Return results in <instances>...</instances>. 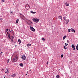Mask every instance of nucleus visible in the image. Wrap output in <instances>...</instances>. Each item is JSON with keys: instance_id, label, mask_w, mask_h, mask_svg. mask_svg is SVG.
<instances>
[{"instance_id": "nucleus-1", "label": "nucleus", "mask_w": 78, "mask_h": 78, "mask_svg": "<svg viewBox=\"0 0 78 78\" xmlns=\"http://www.w3.org/2000/svg\"><path fill=\"white\" fill-rule=\"evenodd\" d=\"M33 20L34 21V22H36V23L38 22L39 21V19H37V18H33Z\"/></svg>"}, {"instance_id": "nucleus-2", "label": "nucleus", "mask_w": 78, "mask_h": 78, "mask_svg": "<svg viewBox=\"0 0 78 78\" xmlns=\"http://www.w3.org/2000/svg\"><path fill=\"white\" fill-rule=\"evenodd\" d=\"M30 30H31V31H35L36 30H35V29H34V28H33V27L30 26Z\"/></svg>"}, {"instance_id": "nucleus-3", "label": "nucleus", "mask_w": 78, "mask_h": 78, "mask_svg": "<svg viewBox=\"0 0 78 78\" xmlns=\"http://www.w3.org/2000/svg\"><path fill=\"white\" fill-rule=\"evenodd\" d=\"M21 58H22V59L24 60H25V59H26V57H25V55H23L22 57L21 56Z\"/></svg>"}, {"instance_id": "nucleus-4", "label": "nucleus", "mask_w": 78, "mask_h": 78, "mask_svg": "<svg viewBox=\"0 0 78 78\" xmlns=\"http://www.w3.org/2000/svg\"><path fill=\"white\" fill-rule=\"evenodd\" d=\"M17 61V59H16V58H13V59H12V62H16Z\"/></svg>"}, {"instance_id": "nucleus-5", "label": "nucleus", "mask_w": 78, "mask_h": 78, "mask_svg": "<svg viewBox=\"0 0 78 78\" xmlns=\"http://www.w3.org/2000/svg\"><path fill=\"white\" fill-rule=\"evenodd\" d=\"M27 23L28 24H29V25L30 26L31 25V23H32V22L30 20H29V23L27 22Z\"/></svg>"}, {"instance_id": "nucleus-6", "label": "nucleus", "mask_w": 78, "mask_h": 78, "mask_svg": "<svg viewBox=\"0 0 78 78\" xmlns=\"http://www.w3.org/2000/svg\"><path fill=\"white\" fill-rule=\"evenodd\" d=\"M25 7H28V9H29L30 8V6L29 5H28L27 4H26Z\"/></svg>"}, {"instance_id": "nucleus-7", "label": "nucleus", "mask_w": 78, "mask_h": 78, "mask_svg": "<svg viewBox=\"0 0 78 78\" xmlns=\"http://www.w3.org/2000/svg\"><path fill=\"white\" fill-rule=\"evenodd\" d=\"M65 5L66 6H68L69 5V3L68 2H66L65 3Z\"/></svg>"}, {"instance_id": "nucleus-8", "label": "nucleus", "mask_w": 78, "mask_h": 78, "mask_svg": "<svg viewBox=\"0 0 78 78\" xmlns=\"http://www.w3.org/2000/svg\"><path fill=\"white\" fill-rule=\"evenodd\" d=\"M69 19H66V20H65V21H66V24H68V23H69Z\"/></svg>"}, {"instance_id": "nucleus-9", "label": "nucleus", "mask_w": 78, "mask_h": 78, "mask_svg": "<svg viewBox=\"0 0 78 78\" xmlns=\"http://www.w3.org/2000/svg\"><path fill=\"white\" fill-rule=\"evenodd\" d=\"M20 17L22 19V17H24V16L22 14H20Z\"/></svg>"}, {"instance_id": "nucleus-10", "label": "nucleus", "mask_w": 78, "mask_h": 78, "mask_svg": "<svg viewBox=\"0 0 78 78\" xmlns=\"http://www.w3.org/2000/svg\"><path fill=\"white\" fill-rule=\"evenodd\" d=\"M30 12L32 14H36V12H33V11H30Z\"/></svg>"}, {"instance_id": "nucleus-11", "label": "nucleus", "mask_w": 78, "mask_h": 78, "mask_svg": "<svg viewBox=\"0 0 78 78\" xmlns=\"http://www.w3.org/2000/svg\"><path fill=\"white\" fill-rule=\"evenodd\" d=\"M71 30L72 31V32H73V33H75V30L73 29V28H71Z\"/></svg>"}, {"instance_id": "nucleus-12", "label": "nucleus", "mask_w": 78, "mask_h": 78, "mask_svg": "<svg viewBox=\"0 0 78 78\" xmlns=\"http://www.w3.org/2000/svg\"><path fill=\"white\" fill-rule=\"evenodd\" d=\"M58 19H61L62 18V16H61V15H59L58 16Z\"/></svg>"}, {"instance_id": "nucleus-13", "label": "nucleus", "mask_w": 78, "mask_h": 78, "mask_svg": "<svg viewBox=\"0 0 78 78\" xmlns=\"http://www.w3.org/2000/svg\"><path fill=\"white\" fill-rule=\"evenodd\" d=\"M19 21V19H17L16 22V23H18Z\"/></svg>"}, {"instance_id": "nucleus-14", "label": "nucleus", "mask_w": 78, "mask_h": 78, "mask_svg": "<svg viewBox=\"0 0 78 78\" xmlns=\"http://www.w3.org/2000/svg\"><path fill=\"white\" fill-rule=\"evenodd\" d=\"M31 45L30 44H27V47H30V46Z\"/></svg>"}, {"instance_id": "nucleus-15", "label": "nucleus", "mask_w": 78, "mask_h": 78, "mask_svg": "<svg viewBox=\"0 0 78 78\" xmlns=\"http://www.w3.org/2000/svg\"><path fill=\"white\" fill-rule=\"evenodd\" d=\"M15 58L16 59H18V57H17V55H16L15 57Z\"/></svg>"}, {"instance_id": "nucleus-16", "label": "nucleus", "mask_w": 78, "mask_h": 78, "mask_svg": "<svg viewBox=\"0 0 78 78\" xmlns=\"http://www.w3.org/2000/svg\"><path fill=\"white\" fill-rule=\"evenodd\" d=\"M20 66H21V67H23V63H21L20 64Z\"/></svg>"}, {"instance_id": "nucleus-17", "label": "nucleus", "mask_w": 78, "mask_h": 78, "mask_svg": "<svg viewBox=\"0 0 78 78\" xmlns=\"http://www.w3.org/2000/svg\"><path fill=\"white\" fill-rule=\"evenodd\" d=\"M67 37V36L65 35L64 36L63 38V40H64L65 39H66V38Z\"/></svg>"}, {"instance_id": "nucleus-18", "label": "nucleus", "mask_w": 78, "mask_h": 78, "mask_svg": "<svg viewBox=\"0 0 78 78\" xmlns=\"http://www.w3.org/2000/svg\"><path fill=\"white\" fill-rule=\"evenodd\" d=\"M71 47L72 48H75V45H74L73 44L72 45Z\"/></svg>"}, {"instance_id": "nucleus-19", "label": "nucleus", "mask_w": 78, "mask_h": 78, "mask_svg": "<svg viewBox=\"0 0 78 78\" xmlns=\"http://www.w3.org/2000/svg\"><path fill=\"white\" fill-rule=\"evenodd\" d=\"M18 42H20V43H21V42H22V41H21L20 39H19L18 40Z\"/></svg>"}, {"instance_id": "nucleus-20", "label": "nucleus", "mask_w": 78, "mask_h": 78, "mask_svg": "<svg viewBox=\"0 0 78 78\" xmlns=\"http://www.w3.org/2000/svg\"><path fill=\"white\" fill-rule=\"evenodd\" d=\"M12 77H15V74H13L11 76Z\"/></svg>"}, {"instance_id": "nucleus-21", "label": "nucleus", "mask_w": 78, "mask_h": 78, "mask_svg": "<svg viewBox=\"0 0 78 78\" xmlns=\"http://www.w3.org/2000/svg\"><path fill=\"white\" fill-rule=\"evenodd\" d=\"M56 77L57 78H59V75H57Z\"/></svg>"}, {"instance_id": "nucleus-22", "label": "nucleus", "mask_w": 78, "mask_h": 78, "mask_svg": "<svg viewBox=\"0 0 78 78\" xmlns=\"http://www.w3.org/2000/svg\"><path fill=\"white\" fill-rule=\"evenodd\" d=\"M9 59H8V60H7V64H8V63H9Z\"/></svg>"}, {"instance_id": "nucleus-23", "label": "nucleus", "mask_w": 78, "mask_h": 78, "mask_svg": "<svg viewBox=\"0 0 78 78\" xmlns=\"http://www.w3.org/2000/svg\"><path fill=\"white\" fill-rule=\"evenodd\" d=\"M64 49H65V50H66V49H67V47H66V46H64Z\"/></svg>"}, {"instance_id": "nucleus-24", "label": "nucleus", "mask_w": 78, "mask_h": 78, "mask_svg": "<svg viewBox=\"0 0 78 78\" xmlns=\"http://www.w3.org/2000/svg\"><path fill=\"white\" fill-rule=\"evenodd\" d=\"M70 30H70V29H68V31L69 32H70Z\"/></svg>"}, {"instance_id": "nucleus-25", "label": "nucleus", "mask_w": 78, "mask_h": 78, "mask_svg": "<svg viewBox=\"0 0 78 78\" xmlns=\"http://www.w3.org/2000/svg\"><path fill=\"white\" fill-rule=\"evenodd\" d=\"M7 74H8V73H9V71L8 70V69H7Z\"/></svg>"}, {"instance_id": "nucleus-26", "label": "nucleus", "mask_w": 78, "mask_h": 78, "mask_svg": "<svg viewBox=\"0 0 78 78\" xmlns=\"http://www.w3.org/2000/svg\"><path fill=\"white\" fill-rule=\"evenodd\" d=\"M66 18L65 17H63V19L64 20H66Z\"/></svg>"}, {"instance_id": "nucleus-27", "label": "nucleus", "mask_w": 78, "mask_h": 78, "mask_svg": "<svg viewBox=\"0 0 78 78\" xmlns=\"http://www.w3.org/2000/svg\"><path fill=\"white\" fill-rule=\"evenodd\" d=\"M45 39L44 38H42V41H45Z\"/></svg>"}, {"instance_id": "nucleus-28", "label": "nucleus", "mask_w": 78, "mask_h": 78, "mask_svg": "<svg viewBox=\"0 0 78 78\" xmlns=\"http://www.w3.org/2000/svg\"><path fill=\"white\" fill-rule=\"evenodd\" d=\"M8 37H9V39H11V38H10V35H8Z\"/></svg>"}, {"instance_id": "nucleus-29", "label": "nucleus", "mask_w": 78, "mask_h": 78, "mask_svg": "<svg viewBox=\"0 0 78 78\" xmlns=\"http://www.w3.org/2000/svg\"><path fill=\"white\" fill-rule=\"evenodd\" d=\"M73 50H74V51L75 50V48H73Z\"/></svg>"}, {"instance_id": "nucleus-30", "label": "nucleus", "mask_w": 78, "mask_h": 78, "mask_svg": "<svg viewBox=\"0 0 78 78\" xmlns=\"http://www.w3.org/2000/svg\"><path fill=\"white\" fill-rule=\"evenodd\" d=\"M2 2H5V1L4 0H2Z\"/></svg>"}, {"instance_id": "nucleus-31", "label": "nucleus", "mask_w": 78, "mask_h": 78, "mask_svg": "<svg viewBox=\"0 0 78 78\" xmlns=\"http://www.w3.org/2000/svg\"><path fill=\"white\" fill-rule=\"evenodd\" d=\"M12 39H14V37H13V36H12Z\"/></svg>"}, {"instance_id": "nucleus-32", "label": "nucleus", "mask_w": 78, "mask_h": 78, "mask_svg": "<svg viewBox=\"0 0 78 78\" xmlns=\"http://www.w3.org/2000/svg\"><path fill=\"white\" fill-rule=\"evenodd\" d=\"M61 57H63V56H64V55H61Z\"/></svg>"}, {"instance_id": "nucleus-33", "label": "nucleus", "mask_w": 78, "mask_h": 78, "mask_svg": "<svg viewBox=\"0 0 78 78\" xmlns=\"http://www.w3.org/2000/svg\"><path fill=\"white\" fill-rule=\"evenodd\" d=\"M2 72H3V71H4V69H2Z\"/></svg>"}, {"instance_id": "nucleus-34", "label": "nucleus", "mask_w": 78, "mask_h": 78, "mask_svg": "<svg viewBox=\"0 0 78 78\" xmlns=\"http://www.w3.org/2000/svg\"><path fill=\"white\" fill-rule=\"evenodd\" d=\"M67 42L68 43H69V41L68 40H67Z\"/></svg>"}, {"instance_id": "nucleus-35", "label": "nucleus", "mask_w": 78, "mask_h": 78, "mask_svg": "<svg viewBox=\"0 0 78 78\" xmlns=\"http://www.w3.org/2000/svg\"><path fill=\"white\" fill-rule=\"evenodd\" d=\"M48 62H47V65H48Z\"/></svg>"}, {"instance_id": "nucleus-36", "label": "nucleus", "mask_w": 78, "mask_h": 78, "mask_svg": "<svg viewBox=\"0 0 78 78\" xmlns=\"http://www.w3.org/2000/svg\"><path fill=\"white\" fill-rule=\"evenodd\" d=\"M13 13H12V12H10V14H13Z\"/></svg>"}, {"instance_id": "nucleus-37", "label": "nucleus", "mask_w": 78, "mask_h": 78, "mask_svg": "<svg viewBox=\"0 0 78 78\" xmlns=\"http://www.w3.org/2000/svg\"><path fill=\"white\" fill-rule=\"evenodd\" d=\"M9 30L8 29H6V31H9Z\"/></svg>"}, {"instance_id": "nucleus-38", "label": "nucleus", "mask_w": 78, "mask_h": 78, "mask_svg": "<svg viewBox=\"0 0 78 78\" xmlns=\"http://www.w3.org/2000/svg\"><path fill=\"white\" fill-rule=\"evenodd\" d=\"M5 73H8V72H7V71H5Z\"/></svg>"}, {"instance_id": "nucleus-39", "label": "nucleus", "mask_w": 78, "mask_h": 78, "mask_svg": "<svg viewBox=\"0 0 78 78\" xmlns=\"http://www.w3.org/2000/svg\"><path fill=\"white\" fill-rule=\"evenodd\" d=\"M8 34V35H10V34H9V33Z\"/></svg>"}, {"instance_id": "nucleus-40", "label": "nucleus", "mask_w": 78, "mask_h": 78, "mask_svg": "<svg viewBox=\"0 0 78 78\" xmlns=\"http://www.w3.org/2000/svg\"><path fill=\"white\" fill-rule=\"evenodd\" d=\"M67 45H68V44L67 43L66 46H67Z\"/></svg>"}, {"instance_id": "nucleus-41", "label": "nucleus", "mask_w": 78, "mask_h": 78, "mask_svg": "<svg viewBox=\"0 0 78 78\" xmlns=\"http://www.w3.org/2000/svg\"><path fill=\"white\" fill-rule=\"evenodd\" d=\"M66 43H65V46H66Z\"/></svg>"}, {"instance_id": "nucleus-42", "label": "nucleus", "mask_w": 78, "mask_h": 78, "mask_svg": "<svg viewBox=\"0 0 78 78\" xmlns=\"http://www.w3.org/2000/svg\"><path fill=\"white\" fill-rule=\"evenodd\" d=\"M0 20H3V19L1 18V19H0Z\"/></svg>"}, {"instance_id": "nucleus-43", "label": "nucleus", "mask_w": 78, "mask_h": 78, "mask_svg": "<svg viewBox=\"0 0 78 78\" xmlns=\"http://www.w3.org/2000/svg\"><path fill=\"white\" fill-rule=\"evenodd\" d=\"M31 69H30L29 71V72H31Z\"/></svg>"}, {"instance_id": "nucleus-44", "label": "nucleus", "mask_w": 78, "mask_h": 78, "mask_svg": "<svg viewBox=\"0 0 78 78\" xmlns=\"http://www.w3.org/2000/svg\"><path fill=\"white\" fill-rule=\"evenodd\" d=\"M11 41H12V42H13V40H11Z\"/></svg>"}, {"instance_id": "nucleus-45", "label": "nucleus", "mask_w": 78, "mask_h": 78, "mask_svg": "<svg viewBox=\"0 0 78 78\" xmlns=\"http://www.w3.org/2000/svg\"><path fill=\"white\" fill-rule=\"evenodd\" d=\"M61 19L62 20V18H61Z\"/></svg>"}, {"instance_id": "nucleus-46", "label": "nucleus", "mask_w": 78, "mask_h": 78, "mask_svg": "<svg viewBox=\"0 0 78 78\" xmlns=\"http://www.w3.org/2000/svg\"><path fill=\"white\" fill-rule=\"evenodd\" d=\"M7 34H8V33H9L8 32H7Z\"/></svg>"}, {"instance_id": "nucleus-47", "label": "nucleus", "mask_w": 78, "mask_h": 78, "mask_svg": "<svg viewBox=\"0 0 78 78\" xmlns=\"http://www.w3.org/2000/svg\"><path fill=\"white\" fill-rule=\"evenodd\" d=\"M15 47H17V45H15Z\"/></svg>"}, {"instance_id": "nucleus-48", "label": "nucleus", "mask_w": 78, "mask_h": 78, "mask_svg": "<svg viewBox=\"0 0 78 78\" xmlns=\"http://www.w3.org/2000/svg\"><path fill=\"white\" fill-rule=\"evenodd\" d=\"M28 71H27V73H28Z\"/></svg>"}, {"instance_id": "nucleus-49", "label": "nucleus", "mask_w": 78, "mask_h": 78, "mask_svg": "<svg viewBox=\"0 0 78 78\" xmlns=\"http://www.w3.org/2000/svg\"><path fill=\"white\" fill-rule=\"evenodd\" d=\"M26 75H27V74H26Z\"/></svg>"}, {"instance_id": "nucleus-50", "label": "nucleus", "mask_w": 78, "mask_h": 78, "mask_svg": "<svg viewBox=\"0 0 78 78\" xmlns=\"http://www.w3.org/2000/svg\"><path fill=\"white\" fill-rule=\"evenodd\" d=\"M9 31H11V30L10 29H9Z\"/></svg>"}, {"instance_id": "nucleus-51", "label": "nucleus", "mask_w": 78, "mask_h": 78, "mask_svg": "<svg viewBox=\"0 0 78 78\" xmlns=\"http://www.w3.org/2000/svg\"><path fill=\"white\" fill-rule=\"evenodd\" d=\"M3 53V52H1V53Z\"/></svg>"}, {"instance_id": "nucleus-52", "label": "nucleus", "mask_w": 78, "mask_h": 78, "mask_svg": "<svg viewBox=\"0 0 78 78\" xmlns=\"http://www.w3.org/2000/svg\"><path fill=\"white\" fill-rule=\"evenodd\" d=\"M4 78H5V76H4Z\"/></svg>"}, {"instance_id": "nucleus-53", "label": "nucleus", "mask_w": 78, "mask_h": 78, "mask_svg": "<svg viewBox=\"0 0 78 78\" xmlns=\"http://www.w3.org/2000/svg\"><path fill=\"white\" fill-rule=\"evenodd\" d=\"M19 44H20V43H19Z\"/></svg>"}, {"instance_id": "nucleus-54", "label": "nucleus", "mask_w": 78, "mask_h": 78, "mask_svg": "<svg viewBox=\"0 0 78 78\" xmlns=\"http://www.w3.org/2000/svg\"><path fill=\"white\" fill-rule=\"evenodd\" d=\"M70 78H71V77Z\"/></svg>"}]
</instances>
